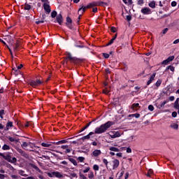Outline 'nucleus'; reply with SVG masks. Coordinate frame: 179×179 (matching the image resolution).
<instances>
[{
  "label": "nucleus",
  "mask_w": 179,
  "mask_h": 179,
  "mask_svg": "<svg viewBox=\"0 0 179 179\" xmlns=\"http://www.w3.org/2000/svg\"><path fill=\"white\" fill-rule=\"evenodd\" d=\"M74 47L77 48H85V45L82 43L80 41L76 42L74 44Z\"/></svg>",
  "instance_id": "12"
},
{
  "label": "nucleus",
  "mask_w": 179,
  "mask_h": 179,
  "mask_svg": "<svg viewBox=\"0 0 179 179\" xmlns=\"http://www.w3.org/2000/svg\"><path fill=\"white\" fill-rule=\"evenodd\" d=\"M148 110L150 111H153V110H155V106H153V105H149L148 106Z\"/></svg>",
  "instance_id": "49"
},
{
  "label": "nucleus",
  "mask_w": 179,
  "mask_h": 179,
  "mask_svg": "<svg viewBox=\"0 0 179 179\" xmlns=\"http://www.w3.org/2000/svg\"><path fill=\"white\" fill-rule=\"evenodd\" d=\"M85 157H78L77 158V160H78L80 162V163H83L85 162Z\"/></svg>",
  "instance_id": "37"
},
{
  "label": "nucleus",
  "mask_w": 179,
  "mask_h": 179,
  "mask_svg": "<svg viewBox=\"0 0 179 179\" xmlns=\"http://www.w3.org/2000/svg\"><path fill=\"white\" fill-rule=\"evenodd\" d=\"M121 136V134L120 131H116L113 135L111 136V138H120Z\"/></svg>",
  "instance_id": "25"
},
{
  "label": "nucleus",
  "mask_w": 179,
  "mask_h": 179,
  "mask_svg": "<svg viewBox=\"0 0 179 179\" xmlns=\"http://www.w3.org/2000/svg\"><path fill=\"white\" fill-rule=\"evenodd\" d=\"M143 15H152V9L149 8V7H144L141 10Z\"/></svg>",
  "instance_id": "6"
},
{
  "label": "nucleus",
  "mask_w": 179,
  "mask_h": 179,
  "mask_svg": "<svg viewBox=\"0 0 179 179\" xmlns=\"http://www.w3.org/2000/svg\"><path fill=\"white\" fill-rule=\"evenodd\" d=\"M113 43H114V41L113 39H111L107 44H106V47H108L109 45H111V44H113Z\"/></svg>",
  "instance_id": "56"
},
{
  "label": "nucleus",
  "mask_w": 179,
  "mask_h": 179,
  "mask_svg": "<svg viewBox=\"0 0 179 179\" xmlns=\"http://www.w3.org/2000/svg\"><path fill=\"white\" fill-rule=\"evenodd\" d=\"M115 122L113 121H108L107 122L101 124L100 127L95 128L94 132L91 131L90 132L87 136H83L80 140L85 141V139H90V136L92 135H94V134H104V132L107 131V129L112 127V125H114Z\"/></svg>",
  "instance_id": "1"
},
{
  "label": "nucleus",
  "mask_w": 179,
  "mask_h": 179,
  "mask_svg": "<svg viewBox=\"0 0 179 179\" xmlns=\"http://www.w3.org/2000/svg\"><path fill=\"white\" fill-rule=\"evenodd\" d=\"M55 23H58L59 24H62L63 22H64V20L62 18V14H59L57 17H56V21H54Z\"/></svg>",
  "instance_id": "8"
},
{
  "label": "nucleus",
  "mask_w": 179,
  "mask_h": 179,
  "mask_svg": "<svg viewBox=\"0 0 179 179\" xmlns=\"http://www.w3.org/2000/svg\"><path fill=\"white\" fill-rule=\"evenodd\" d=\"M168 62H171L174 59V56H170L167 59Z\"/></svg>",
  "instance_id": "50"
},
{
  "label": "nucleus",
  "mask_w": 179,
  "mask_h": 179,
  "mask_svg": "<svg viewBox=\"0 0 179 179\" xmlns=\"http://www.w3.org/2000/svg\"><path fill=\"white\" fill-rule=\"evenodd\" d=\"M103 163L107 166L108 164V161L106 159H103Z\"/></svg>",
  "instance_id": "59"
},
{
  "label": "nucleus",
  "mask_w": 179,
  "mask_h": 179,
  "mask_svg": "<svg viewBox=\"0 0 179 179\" xmlns=\"http://www.w3.org/2000/svg\"><path fill=\"white\" fill-rule=\"evenodd\" d=\"M66 24L72 23V18L70 17L69 16L66 17Z\"/></svg>",
  "instance_id": "39"
},
{
  "label": "nucleus",
  "mask_w": 179,
  "mask_h": 179,
  "mask_svg": "<svg viewBox=\"0 0 179 179\" xmlns=\"http://www.w3.org/2000/svg\"><path fill=\"white\" fill-rule=\"evenodd\" d=\"M70 176L73 178H78V174H76V173H70Z\"/></svg>",
  "instance_id": "44"
},
{
  "label": "nucleus",
  "mask_w": 179,
  "mask_h": 179,
  "mask_svg": "<svg viewBox=\"0 0 179 179\" xmlns=\"http://www.w3.org/2000/svg\"><path fill=\"white\" fill-rule=\"evenodd\" d=\"M24 9V10H30L31 9V6H30L27 3H25Z\"/></svg>",
  "instance_id": "27"
},
{
  "label": "nucleus",
  "mask_w": 179,
  "mask_h": 179,
  "mask_svg": "<svg viewBox=\"0 0 179 179\" xmlns=\"http://www.w3.org/2000/svg\"><path fill=\"white\" fill-rule=\"evenodd\" d=\"M86 9H87V6H82L81 8L78 9V13H80V12H82L81 14L83 15V13L86 12Z\"/></svg>",
  "instance_id": "14"
},
{
  "label": "nucleus",
  "mask_w": 179,
  "mask_h": 179,
  "mask_svg": "<svg viewBox=\"0 0 179 179\" xmlns=\"http://www.w3.org/2000/svg\"><path fill=\"white\" fill-rule=\"evenodd\" d=\"M29 84L31 87H37L40 86V85H43V81H41L40 79H36V80H31L29 82Z\"/></svg>",
  "instance_id": "4"
},
{
  "label": "nucleus",
  "mask_w": 179,
  "mask_h": 179,
  "mask_svg": "<svg viewBox=\"0 0 179 179\" xmlns=\"http://www.w3.org/2000/svg\"><path fill=\"white\" fill-rule=\"evenodd\" d=\"M148 6H150V8H152V9H155V8H156V1H152L148 3Z\"/></svg>",
  "instance_id": "19"
},
{
  "label": "nucleus",
  "mask_w": 179,
  "mask_h": 179,
  "mask_svg": "<svg viewBox=\"0 0 179 179\" xmlns=\"http://www.w3.org/2000/svg\"><path fill=\"white\" fill-rule=\"evenodd\" d=\"M41 23H44V20H38V21H36V24H41Z\"/></svg>",
  "instance_id": "63"
},
{
  "label": "nucleus",
  "mask_w": 179,
  "mask_h": 179,
  "mask_svg": "<svg viewBox=\"0 0 179 179\" xmlns=\"http://www.w3.org/2000/svg\"><path fill=\"white\" fill-rule=\"evenodd\" d=\"M171 6H173V7L177 6V1H172V2L171 3Z\"/></svg>",
  "instance_id": "57"
},
{
  "label": "nucleus",
  "mask_w": 179,
  "mask_h": 179,
  "mask_svg": "<svg viewBox=\"0 0 179 179\" xmlns=\"http://www.w3.org/2000/svg\"><path fill=\"white\" fill-rule=\"evenodd\" d=\"M170 62L166 59L165 60H164L162 64V65H167V64H169Z\"/></svg>",
  "instance_id": "53"
},
{
  "label": "nucleus",
  "mask_w": 179,
  "mask_h": 179,
  "mask_svg": "<svg viewBox=\"0 0 179 179\" xmlns=\"http://www.w3.org/2000/svg\"><path fill=\"white\" fill-rule=\"evenodd\" d=\"M10 149V147L6 144H4L3 146H2V150H9Z\"/></svg>",
  "instance_id": "31"
},
{
  "label": "nucleus",
  "mask_w": 179,
  "mask_h": 179,
  "mask_svg": "<svg viewBox=\"0 0 179 179\" xmlns=\"http://www.w3.org/2000/svg\"><path fill=\"white\" fill-rule=\"evenodd\" d=\"M13 127V122L8 121L6 123V128L4 129V131H9V128Z\"/></svg>",
  "instance_id": "11"
},
{
  "label": "nucleus",
  "mask_w": 179,
  "mask_h": 179,
  "mask_svg": "<svg viewBox=\"0 0 179 179\" xmlns=\"http://www.w3.org/2000/svg\"><path fill=\"white\" fill-rule=\"evenodd\" d=\"M3 115H5V110L1 109L0 110V118H1V120H3Z\"/></svg>",
  "instance_id": "33"
},
{
  "label": "nucleus",
  "mask_w": 179,
  "mask_h": 179,
  "mask_svg": "<svg viewBox=\"0 0 179 179\" xmlns=\"http://www.w3.org/2000/svg\"><path fill=\"white\" fill-rule=\"evenodd\" d=\"M110 31H112V33H116L117 32V28H115V27H111Z\"/></svg>",
  "instance_id": "51"
},
{
  "label": "nucleus",
  "mask_w": 179,
  "mask_h": 179,
  "mask_svg": "<svg viewBox=\"0 0 179 179\" xmlns=\"http://www.w3.org/2000/svg\"><path fill=\"white\" fill-rule=\"evenodd\" d=\"M80 178L82 179H87V178L86 176H85V175H83V174H80Z\"/></svg>",
  "instance_id": "62"
},
{
  "label": "nucleus",
  "mask_w": 179,
  "mask_h": 179,
  "mask_svg": "<svg viewBox=\"0 0 179 179\" xmlns=\"http://www.w3.org/2000/svg\"><path fill=\"white\" fill-rule=\"evenodd\" d=\"M113 169L115 170V169H118V166H120V161L118 159H115L113 161Z\"/></svg>",
  "instance_id": "10"
},
{
  "label": "nucleus",
  "mask_w": 179,
  "mask_h": 179,
  "mask_svg": "<svg viewBox=\"0 0 179 179\" xmlns=\"http://www.w3.org/2000/svg\"><path fill=\"white\" fill-rule=\"evenodd\" d=\"M17 152H18V153H20V155L21 156H22V157H24L25 159H29L30 156L29 155V154L26 153V152L23 151V150H22L21 148H16Z\"/></svg>",
  "instance_id": "5"
},
{
  "label": "nucleus",
  "mask_w": 179,
  "mask_h": 179,
  "mask_svg": "<svg viewBox=\"0 0 179 179\" xmlns=\"http://www.w3.org/2000/svg\"><path fill=\"white\" fill-rule=\"evenodd\" d=\"M88 178L90 179H93L94 178V174L93 173V172H91L89 175H88Z\"/></svg>",
  "instance_id": "48"
},
{
  "label": "nucleus",
  "mask_w": 179,
  "mask_h": 179,
  "mask_svg": "<svg viewBox=\"0 0 179 179\" xmlns=\"http://www.w3.org/2000/svg\"><path fill=\"white\" fill-rule=\"evenodd\" d=\"M43 9L45 11V13H47V15H50V13H51V6H50V4H48L47 3H43Z\"/></svg>",
  "instance_id": "7"
},
{
  "label": "nucleus",
  "mask_w": 179,
  "mask_h": 179,
  "mask_svg": "<svg viewBox=\"0 0 179 179\" xmlns=\"http://www.w3.org/2000/svg\"><path fill=\"white\" fill-rule=\"evenodd\" d=\"M162 82H163L162 80L159 79L156 83H155V86L157 87H160V85H162Z\"/></svg>",
  "instance_id": "35"
},
{
  "label": "nucleus",
  "mask_w": 179,
  "mask_h": 179,
  "mask_svg": "<svg viewBox=\"0 0 179 179\" xmlns=\"http://www.w3.org/2000/svg\"><path fill=\"white\" fill-rule=\"evenodd\" d=\"M31 167L34 169L36 171H38L41 174H43V171H41L40 169H38V166L36 165L32 164Z\"/></svg>",
  "instance_id": "23"
},
{
  "label": "nucleus",
  "mask_w": 179,
  "mask_h": 179,
  "mask_svg": "<svg viewBox=\"0 0 179 179\" xmlns=\"http://www.w3.org/2000/svg\"><path fill=\"white\" fill-rule=\"evenodd\" d=\"M155 78H156V73H154L151 75L149 80L147 82V86H149V85H150V83H152V82L155 80Z\"/></svg>",
  "instance_id": "9"
},
{
  "label": "nucleus",
  "mask_w": 179,
  "mask_h": 179,
  "mask_svg": "<svg viewBox=\"0 0 179 179\" xmlns=\"http://www.w3.org/2000/svg\"><path fill=\"white\" fill-rule=\"evenodd\" d=\"M67 159L71 162V163H72V164H73V166H78V162H76V159L71 157H69Z\"/></svg>",
  "instance_id": "17"
},
{
  "label": "nucleus",
  "mask_w": 179,
  "mask_h": 179,
  "mask_svg": "<svg viewBox=\"0 0 179 179\" xmlns=\"http://www.w3.org/2000/svg\"><path fill=\"white\" fill-rule=\"evenodd\" d=\"M13 71H14V74L15 75V76H17V75L20 74V71L19 70V69L16 68H13Z\"/></svg>",
  "instance_id": "29"
},
{
  "label": "nucleus",
  "mask_w": 179,
  "mask_h": 179,
  "mask_svg": "<svg viewBox=\"0 0 179 179\" xmlns=\"http://www.w3.org/2000/svg\"><path fill=\"white\" fill-rule=\"evenodd\" d=\"M110 93V91L106 88L105 90H103V94H108Z\"/></svg>",
  "instance_id": "52"
},
{
  "label": "nucleus",
  "mask_w": 179,
  "mask_h": 179,
  "mask_svg": "<svg viewBox=\"0 0 179 179\" xmlns=\"http://www.w3.org/2000/svg\"><path fill=\"white\" fill-rule=\"evenodd\" d=\"M109 150H110L111 152H120V149H118L115 147H110L109 148Z\"/></svg>",
  "instance_id": "30"
},
{
  "label": "nucleus",
  "mask_w": 179,
  "mask_h": 179,
  "mask_svg": "<svg viewBox=\"0 0 179 179\" xmlns=\"http://www.w3.org/2000/svg\"><path fill=\"white\" fill-rule=\"evenodd\" d=\"M102 55L106 58V59H108V58H110V54L108 53H102Z\"/></svg>",
  "instance_id": "41"
},
{
  "label": "nucleus",
  "mask_w": 179,
  "mask_h": 179,
  "mask_svg": "<svg viewBox=\"0 0 179 179\" xmlns=\"http://www.w3.org/2000/svg\"><path fill=\"white\" fill-rule=\"evenodd\" d=\"M29 146H30L31 149H34V148H38V146L34 145V144L31 143H29Z\"/></svg>",
  "instance_id": "46"
},
{
  "label": "nucleus",
  "mask_w": 179,
  "mask_h": 179,
  "mask_svg": "<svg viewBox=\"0 0 179 179\" xmlns=\"http://www.w3.org/2000/svg\"><path fill=\"white\" fill-rule=\"evenodd\" d=\"M133 116L135 117V118H139L141 117V114L139 113H134V114H132Z\"/></svg>",
  "instance_id": "55"
},
{
  "label": "nucleus",
  "mask_w": 179,
  "mask_h": 179,
  "mask_svg": "<svg viewBox=\"0 0 179 179\" xmlns=\"http://www.w3.org/2000/svg\"><path fill=\"white\" fill-rule=\"evenodd\" d=\"M66 59H69L70 62H71V64H74L75 65H78V64H82L83 61L82 59H78V57H72V55H71V53H68L66 56Z\"/></svg>",
  "instance_id": "3"
},
{
  "label": "nucleus",
  "mask_w": 179,
  "mask_h": 179,
  "mask_svg": "<svg viewBox=\"0 0 179 179\" xmlns=\"http://www.w3.org/2000/svg\"><path fill=\"white\" fill-rule=\"evenodd\" d=\"M167 31H169V28H165L163 31H162V34H166L167 33Z\"/></svg>",
  "instance_id": "61"
},
{
  "label": "nucleus",
  "mask_w": 179,
  "mask_h": 179,
  "mask_svg": "<svg viewBox=\"0 0 179 179\" xmlns=\"http://www.w3.org/2000/svg\"><path fill=\"white\" fill-rule=\"evenodd\" d=\"M29 145H30V143H28L27 142L24 141L22 143V144L21 145V146H22V148H23V149H24V148H27V146H29Z\"/></svg>",
  "instance_id": "32"
},
{
  "label": "nucleus",
  "mask_w": 179,
  "mask_h": 179,
  "mask_svg": "<svg viewBox=\"0 0 179 179\" xmlns=\"http://www.w3.org/2000/svg\"><path fill=\"white\" fill-rule=\"evenodd\" d=\"M126 19L127 22H131L132 20V15H127Z\"/></svg>",
  "instance_id": "45"
},
{
  "label": "nucleus",
  "mask_w": 179,
  "mask_h": 179,
  "mask_svg": "<svg viewBox=\"0 0 179 179\" xmlns=\"http://www.w3.org/2000/svg\"><path fill=\"white\" fill-rule=\"evenodd\" d=\"M92 155L94 157H97V156H100V155H101V150H95L93 151Z\"/></svg>",
  "instance_id": "13"
},
{
  "label": "nucleus",
  "mask_w": 179,
  "mask_h": 179,
  "mask_svg": "<svg viewBox=\"0 0 179 179\" xmlns=\"http://www.w3.org/2000/svg\"><path fill=\"white\" fill-rule=\"evenodd\" d=\"M169 69L170 71H171V72H174V71H176V68H174V66L170 65V66H168L166 67V69H165V72H167V71H169Z\"/></svg>",
  "instance_id": "21"
},
{
  "label": "nucleus",
  "mask_w": 179,
  "mask_h": 179,
  "mask_svg": "<svg viewBox=\"0 0 179 179\" xmlns=\"http://www.w3.org/2000/svg\"><path fill=\"white\" fill-rule=\"evenodd\" d=\"M8 141H10V142H15V138H13V137H8Z\"/></svg>",
  "instance_id": "64"
},
{
  "label": "nucleus",
  "mask_w": 179,
  "mask_h": 179,
  "mask_svg": "<svg viewBox=\"0 0 179 179\" xmlns=\"http://www.w3.org/2000/svg\"><path fill=\"white\" fill-rule=\"evenodd\" d=\"M96 6H108V3L104 1L96 2Z\"/></svg>",
  "instance_id": "15"
},
{
  "label": "nucleus",
  "mask_w": 179,
  "mask_h": 179,
  "mask_svg": "<svg viewBox=\"0 0 179 179\" xmlns=\"http://www.w3.org/2000/svg\"><path fill=\"white\" fill-rule=\"evenodd\" d=\"M41 146H43V148H50V146H51V144L47 143H42Z\"/></svg>",
  "instance_id": "38"
},
{
  "label": "nucleus",
  "mask_w": 179,
  "mask_h": 179,
  "mask_svg": "<svg viewBox=\"0 0 179 179\" xmlns=\"http://www.w3.org/2000/svg\"><path fill=\"white\" fill-rule=\"evenodd\" d=\"M58 15V13H57L56 10H53L51 13V17L54 18V17H57V15Z\"/></svg>",
  "instance_id": "36"
},
{
  "label": "nucleus",
  "mask_w": 179,
  "mask_h": 179,
  "mask_svg": "<svg viewBox=\"0 0 179 179\" xmlns=\"http://www.w3.org/2000/svg\"><path fill=\"white\" fill-rule=\"evenodd\" d=\"M143 3H145V0H138L137 2V4L140 5L141 6H142V5H143Z\"/></svg>",
  "instance_id": "42"
},
{
  "label": "nucleus",
  "mask_w": 179,
  "mask_h": 179,
  "mask_svg": "<svg viewBox=\"0 0 179 179\" xmlns=\"http://www.w3.org/2000/svg\"><path fill=\"white\" fill-rule=\"evenodd\" d=\"M19 47H20V44L19 43V42H16L15 46L14 47V51H18Z\"/></svg>",
  "instance_id": "34"
},
{
  "label": "nucleus",
  "mask_w": 179,
  "mask_h": 179,
  "mask_svg": "<svg viewBox=\"0 0 179 179\" xmlns=\"http://www.w3.org/2000/svg\"><path fill=\"white\" fill-rule=\"evenodd\" d=\"M99 169H100V167L99 166V165L94 164L93 166V170H94L95 171H99Z\"/></svg>",
  "instance_id": "40"
},
{
  "label": "nucleus",
  "mask_w": 179,
  "mask_h": 179,
  "mask_svg": "<svg viewBox=\"0 0 179 179\" xmlns=\"http://www.w3.org/2000/svg\"><path fill=\"white\" fill-rule=\"evenodd\" d=\"M94 6H97L96 2L90 3L88 5H87V9H90V8H94Z\"/></svg>",
  "instance_id": "18"
},
{
  "label": "nucleus",
  "mask_w": 179,
  "mask_h": 179,
  "mask_svg": "<svg viewBox=\"0 0 179 179\" xmlns=\"http://www.w3.org/2000/svg\"><path fill=\"white\" fill-rule=\"evenodd\" d=\"M48 177H50V178H52V177H55V175H54V172L48 173Z\"/></svg>",
  "instance_id": "54"
},
{
  "label": "nucleus",
  "mask_w": 179,
  "mask_h": 179,
  "mask_svg": "<svg viewBox=\"0 0 179 179\" xmlns=\"http://www.w3.org/2000/svg\"><path fill=\"white\" fill-rule=\"evenodd\" d=\"M66 26L70 29V30H73V26L72 25V23L66 24Z\"/></svg>",
  "instance_id": "43"
},
{
  "label": "nucleus",
  "mask_w": 179,
  "mask_h": 179,
  "mask_svg": "<svg viewBox=\"0 0 179 179\" xmlns=\"http://www.w3.org/2000/svg\"><path fill=\"white\" fill-rule=\"evenodd\" d=\"M173 107L176 110H179V98H177L175 101Z\"/></svg>",
  "instance_id": "16"
},
{
  "label": "nucleus",
  "mask_w": 179,
  "mask_h": 179,
  "mask_svg": "<svg viewBox=\"0 0 179 179\" xmlns=\"http://www.w3.org/2000/svg\"><path fill=\"white\" fill-rule=\"evenodd\" d=\"M0 156L3 157L4 160H6L7 162H8V163L15 164V163H17V159H16V157L12 158V155H10V154H6L5 155V154L0 152Z\"/></svg>",
  "instance_id": "2"
},
{
  "label": "nucleus",
  "mask_w": 179,
  "mask_h": 179,
  "mask_svg": "<svg viewBox=\"0 0 179 179\" xmlns=\"http://www.w3.org/2000/svg\"><path fill=\"white\" fill-rule=\"evenodd\" d=\"M55 143V145H62L64 143H68V141H66V140H61V141H59L58 142H56V143Z\"/></svg>",
  "instance_id": "26"
},
{
  "label": "nucleus",
  "mask_w": 179,
  "mask_h": 179,
  "mask_svg": "<svg viewBox=\"0 0 179 179\" xmlns=\"http://www.w3.org/2000/svg\"><path fill=\"white\" fill-rule=\"evenodd\" d=\"M171 128H172L173 129H178V124L176 123H172L170 125Z\"/></svg>",
  "instance_id": "28"
},
{
  "label": "nucleus",
  "mask_w": 179,
  "mask_h": 179,
  "mask_svg": "<svg viewBox=\"0 0 179 179\" xmlns=\"http://www.w3.org/2000/svg\"><path fill=\"white\" fill-rule=\"evenodd\" d=\"M171 115L173 118H176L177 117V112L176 111L173 112Z\"/></svg>",
  "instance_id": "58"
},
{
  "label": "nucleus",
  "mask_w": 179,
  "mask_h": 179,
  "mask_svg": "<svg viewBox=\"0 0 179 179\" xmlns=\"http://www.w3.org/2000/svg\"><path fill=\"white\" fill-rule=\"evenodd\" d=\"M90 125H92V122H90L88 124H87L86 126H85L83 129H81L79 132H83V131H85V129H87L88 127H90Z\"/></svg>",
  "instance_id": "20"
},
{
  "label": "nucleus",
  "mask_w": 179,
  "mask_h": 179,
  "mask_svg": "<svg viewBox=\"0 0 179 179\" xmlns=\"http://www.w3.org/2000/svg\"><path fill=\"white\" fill-rule=\"evenodd\" d=\"M6 167L10 169V170H15V168L10 165V164H7Z\"/></svg>",
  "instance_id": "47"
},
{
  "label": "nucleus",
  "mask_w": 179,
  "mask_h": 179,
  "mask_svg": "<svg viewBox=\"0 0 179 179\" xmlns=\"http://www.w3.org/2000/svg\"><path fill=\"white\" fill-rule=\"evenodd\" d=\"M90 171V167H87L84 171L83 173H89Z\"/></svg>",
  "instance_id": "60"
},
{
  "label": "nucleus",
  "mask_w": 179,
  "mask_h": 179,
  "mask_svg": "<svg viewBox=\"0 0 179 179\" xmlns=\"http://www.w3.org/2000/svg\"><path fill=\"white\" fill-rule=\"evenodd\" d=\"M53 175H55V177H57V178H62L63 177L62 173L58 171L54 172Z\"/></svg>",
  "instance_id": "22"
},
{
  "label": "nucleus",
  "mask_w": 179,
  "mask_h": 179,
  "mask_svg": "<svg viewBox=\"0 0 179 179\" xmlns=\"http://www.w3.org/2000/svg\"><path fill=\"white\" fill-rule=\"evenodd\" d=\"M138 107H141V106H139V103H133L132 105H131V110H138L137 108H138Z\"/></svg>",
  "instance_id": "24"
}]
</instances>
